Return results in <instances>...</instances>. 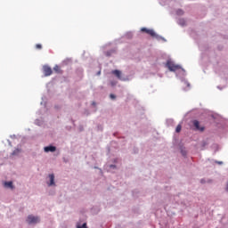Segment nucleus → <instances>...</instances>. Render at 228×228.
<instances>
[{
  "mask_svg": "<svg viewBox=\"0 0 228 228\" xmlns=\"http://www.w3.org/2000/svg\"><path fill=\"white\" fill-rule=\"evenodd\" d=\"M166 66L171 72H175L181 69V66H179V64H175L172 61H167Z\"/></svg>",
  "mask_w": 228,
  "mask_h": 228,
  "instance_id": "f257e3e1",
  "label": "nucleus"
},
{
  "mask_svg": "<svg viewBox=\"0 0 228 228\" xmlns=\"http://www.w3.org/2000/svg\"><path fill=\"white\" fill-rule=\"evenodd\" d=\"M141 31L145 32L146 34L150 35L152 37H158V34H156L155 30H151V28H141Z\"/></svg>",
  "mask_w": 228,
  "mask_h": 228,
  "instance_id": "f03ea898",
  "label": "nucleus"
},
{
  "mask_svg": "<svg viewBox=\"0 0 228 228\" xmlns=\"http://www.w3.org/2000/svg\"><path fill=\"white\" fill-rule=\"evenodd\" d=\"M27 222L28 224H37L40 222V219H39V217H37V216H28L27 218Z\"/></svg>",
  "mask_w": 228,
  "mask_h": 228,
  "instance_id": "7ed1b4c3",
  "label": "nucleus"
},
{
  "mask_svg": "<svg viewBox=\"0 0 228 228\" xmlns=\"http://www.w3.org/2000/svg\"><path fill=\"white\" fill-rule=\"evenodd\" d=\"M111 74H113L119 80H124L123 77H122V71H119V69H113L111 71Z\"/></svg>",
  "mask_w": 228,
  "mask_h": 228,
  "instance_id": "20e7f679",
  "label": "nucleus"
},
{
  "mask_svg": "<svg viewBox=\"0 0 228 228\" xmlns=\"http://www.w3.org/2000/svg\"><path fill=\"white\" fill-rule=\"evenodd\" d=\"M43 70L45 77H49L53 74V69L50 66H44Z\"/></svg>",
  "mask_w": 228,
  "mask_h": 228,
  "instance_id": "39448f33",
  "label": "nucleus"
},
{
  "mask_svg": "<svg viewBox=\"0 0 228 228\" xmlns=\"http://www.w3.org/2000/svg\"><path fill=\"white\" fill-rule=\"evenodd\" d=\"M192 124L197 131L204 132V126L200 127V123L197 120L192 121Z\"/></svg>",
  "mask_w": 228,
  "mask_h": 228,
  "instance_id": "423d86ee",
  "label": "nucleus"
},
{
  "mask_svg": "<svg viewBox=\"0 0 228 228\" xmlns=\"http://www.w3.org/2000/svg\"><path fill=\"white\" fill-rule=\"evenodd\" d=\"M57 149L54 146H48L44 148L45 152H54Z\"/></svg>",
  "mask_w": 228,
  "mask_h": 228,
  "instance_id": "0eeeda50",
  "label": "nucleus"
},
{
  "mask_svg": "<svg viewBox=\"0 0 228 228\" xmlns=\"http://www.w3.org/2000/svg\"><path fill=\"white\" fill-rule=\"evenodd\" d=\"M49 179H50V183L48 184L49 186L55 185V176L54 175H49Z\"/></svg>",
  "mask_w": 228,
  "mask_h": 228,
  "instance_id": "6e6552de",
  "label": "nucleus"
},
{
  "mask_svg": "<svg viewBox=\"0 0 228 228\" xmlns=\"http://www.w3.org/2000/svg\"><path fill=\"white\" fill-rule=\"evenodd\" d=\"M4 187H6V188L14 189V186H13L12 182H5V183H4Z\"/></svg>",
  "mask_w": 228,
  "mask_h": 228,
  "instance_id": "1a4fd4ad",
  "label": "nucleus"
},
{
  "mask_svg": "<svg viewBox=\"0 0 228 228\" xmlns=\"http://www.w3.org/2000/svg\"><path fill=\"white\" fill-rule=\"evenodd\" d=\"M21 152V150L15 149L13 152L12 153V156H16Z\"/></svg>",
  "mask_w": 228,
  "mask_h": 228,
  "instance_id": "9d476101",
  "label": "nucleus"
},
{
  "mask_svg": "<svg viewBox=\"0 0 228 228\" xmlns=\"http://www.w3.org/2000/svg\"><path fill=\"white\" fill-rule=\"evenodd\" d=\"M181 129H182L181 125H178V126H176L175 132H176V133H180V132H181Z\"/></svg>",
  "mask_w": 228,
  "mask_h": 228,
  "instance_id": "9b49d317",
  "label": "nucleus"
},
{
  "mask_svg": "<svg viewBox=\"0 0 228 228\" xmlns=\"http://www.w3.org/2000/svg\"><path fill=\"white\" fill-rule=\"evenodd\" d=\"M77 228H87V224H83L82 226L77 225Z\"/></svg>",
  "mask_w": 228,
  "mask_h": 228,
  "instance_id": "f8f14e48",
  "label": "nucleus"
},
{
  "mask_svg": "<svg viewBox=\"0 0 228 228\" xmlns=\"http://www.w3.org/2000/svg\"><path fill=\"white\" fill-rule=\"evenodd\" d=\"M42 48V45H36V49L41 50Z\"/></svg>",
  "mask_w": 228,
  "mask_h": 228,
  "instance_id": "ddd939ff",
  "label": "nucleus"
},
{
  "mask_svg": "<svg viewBox=\"0 0 228 228\" xmlns=\"http://www.w3.org/2000/svg\"><path fill=\"white\" fill-rule=\"evenodd\" d=\"M53 70L56 72H59V70H60L59 66H54Z\"/></svg>",
  "mask_w": 228,
  "mask_h": 228,
  "instance_id": "4468645a",
  "label": "nucleus"
},
{
  "mask_svg": "<svg viewBox=\"0 0 228 228\" xmlns=\"http://www.w3.org/2000/svg\"><path fill=\"white\" fill-rule=\"evenodd\" d=\"M177 14H178V15H183V10H178V11H177Z\"/></svg>",
  "mask_w": 228,
  "mask_h": 228,
  "instance_id": "2eb2a0df",
  "label": "nucleus"
},
{
  "mask_svg": "<svg viewBox=\"0 0 228 228\" xmlns=\"http://www.w3.org/2000/svg\"><path fill=\"white\" fill-rule=\"evenodd\" d=\"M110 99H112V100H115V99H116V95H115V94H110Z\"/></svg>",
  "mask_w": 228,
  "mask_h": 228,
  "instance_id": "dca6fc26",
  "label": "nucleus"
},
{
  "mask_svg": "<svg viewBox=\"0 0 228 228\" xmlns=\"http://www.w3.org/2000/svg\"><path fill=\"white\" fill-rule=\"evenodd\" d=\"M225 190H226V191H228V182H227V185H226Z\"/></svg>",
  "mask_w": 228,
  "mask_h": 228,
  "instance_id": "f3484780",
  "label": "nucleus"
},
{
  "mask_svg": "<svg viewBox=\"0 0 228 228\" xmlns=\"http://www.w3.org/2000/svg\"><path fill=\"white\" fill-rule=\"evenodd\" d=\"M182 26H184V23H181Z\"/></svg>",
  "mask_w": 228,
  "mask_h": 228,
  "instance_id": "a211bd4d",
  "label": "nucleus"
},
{
  "mask_svg": "<svg viewBox=\"0 0 228 228\" xmlns=\"http://www.w3.org/2000/svg\"><path fill=\"white\" fill-rule=\"evenodd\" d=\"M93 105H95V102H93Z\"/></svg>",
  "mask_w": 228,
  "mask_h": 228,
  "instance_id": "6ab92c4d",
  "label": "nucleus"
}]
</instances>
